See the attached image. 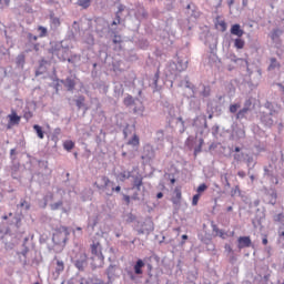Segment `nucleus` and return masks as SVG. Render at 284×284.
I'll list each match as a JSON object with an SVG mask.
<instances>
[{
    "instance_id": "obj_1",
    "label": "nucleus",
    "mask_w": 284,
    "mask_h": 284,
    "mask_svg": "<svg viewBox=\"0 0 284 284\" xmlns=\"http://www.w3.org/2000/svg\"><path fill=\"white\" fill-rule=\"evenodd\" d=\"M192 126L195 130L196 136L194 138V136L190 135L186 139L185 145L190 150H192V148H194V143H196V139H199V134L201 136H203V134H207V132H210V129L207 128V116L205 114H200V115L195 116L192 122Z\"/></svg>"
},
{
    "instance_id": "obj_2",
    "label": "nucleus",
    "mask_w": 284,
    "mask_h": 284,
    "mask_svg": "<svg viewBox=\"0 0 284 284\" xmlns=\"http://www.w3.org/2000/svg\"><path fill=\"white\" fill-rule=\"evenodd\" d=\"M91 250V256L90 258V270L94 271L98 270V267H103V263L105 261V257L103 256V247L101 246V243L93 242L90 246Z\"/></svg>"
},
{
    "instance_id": "obj_3",
    "label": "nucleus",
    "mask_w": 284,
    "mask_h": 284,
    "mask_svg": "<svg viewBox=\"0 0 284 284\" xmlns=\"http://www.w3.org/2000/svg\"><path fill=\"white\" fill-rule=\"evenodd\" d=\"M143 267H145V261L138 258L133 265V270L130 267L124 268V276L130 278L132 283H141V276H143Z\"/></svg>"
},
{
    "instance_id": "obj_4",
    "label": "nucleus",
    "mask_w": 284,
    "mask_h": 284,
    "mask_svg": "<svg viewBox=\"0 0 284 284\" xmlns=\"http://www.w3.org/2000/svg\"><path fill=\"white\" fill-rule=\"evenodd\" d=\"M187 63L189 61L181 57H178L176 62H169L165 68L166 77H178L181 72H185L187 70Z\"/></svg>"
},
{
    "instance_id": "obj_5",
    "label": "nucleus",
    "mask_w": 284,
    "mask_h": 284,
    "mask_svg": "<svg viewBox=\"0 0 284 284\" xmlns=\"http://www.w3.org/2000/svg\"><path fill=\"white\" fill-rule=\"evenodd\" d=\"M131 190H134L133 194L131 195L132 201H141L145 196V186L143 185V175L136 172L133 176V181L131 183Z\"/></svg>"
},
{
    "instance_id": "obj_6",
    "label": "nucleus",
    "mask_w": 284,
    "mask_h": 284,
    "mask_svg": "<svg viewBox=\"0 0 284 284\" xmlns=\"http://www.w3.org/2000/svg\"><path fill=\"white\" fill-rule=\"evenodd\" d=\"M71 263L78 272H87L90 267V257L85 252H78L71 256Z\"/></svg>"
},
{
    "instance_id": "obj_7",
    "label": "nucleus",
    "mask_w": 284,
    "mask_h": 284,
    "mask_svg": "<svg viewBox=\"0 0 284 284\" xmlns=\"http://www.w3.org/2000/svg\"><path fill=\"white\" fill-rule=\"evenodd\" d=\"M50 54L53 57H58L59 61H68V57L70 54V47L64 44L63 41L54 42L49 49Z\"/></svg>"
},
{
    "instance_id": "obj_8",
    "label": "nucleus",
    "mask_w": 284,
    "mask_h": 284,
    "mask_svg": "<svg viewBox=\"0 0 284 284\" xmlns=\"http://www.w3.org/2000/svg\"><path fill=\"white\" fill-rule=\"evenodd\" d=\"M134 230L139 236L143 234L150 236V234L154 232V222H152L150 219L145 220L144 222H138V225H135Z\"/></svg>"
},
{
    "instance_id": "obj_9",
    "label": "nucleus",
    "mask_w": 284,
    "mask_h": 284,
    "mask_svg": "<svg viewBox=\"0 0 284 284\" xmlns=\"http://www.w3.org/2000/svg\"><path fill=\"white\" fill-rule=\"evenodd\" d=\"M101 181L103 184H99L97 182H94V187H97L98 190H108V186H111L112 189V192H121V186L118 185V186H114V182L113 181H110V178L103 175L101 176Z\"/></svg>"
},
{
    "instance_id": "obj_10",
    "label": "nucleus",
    "mask_w": 284,
    "mask_h": 284,
    "mask_svg": "<svg viewBox=\"0 0 284 284\" xmlns=\"http://www.w3.org/2000/svg\"><path fill=\"white\" fill-rule=\"evenodd\" d=\"M278 200V192L274 187L264 189V203L267 205H275Z\"/></svg>"
},
{
    "instance_id": "obj_11",
    "label": "nucleus",
    "mask_w": 284,
    "mask_h": 284,
    "mask_svg": "<svg viewBox=\"0 0 284 284\" xmlns=\"http://www.w3.org/2000/svg\"><path fill=\"white\" fill-rule=\"evenodd\" d=\"M154 156H156L154 146L152 144H145L141 155L142 161H145V163H150V161H153Z\"/></svg>"
},
{
    "instance_id": "obj_12",
    "label": "nucleus",
    "mask_w": 284,
    "mask_h": 284,
    "mask_svg": "<svg viewBox=\"0 0 284 284\" xmlns=\"http://www.w3.org/2000/svg\"><path fill=\"white\" fill-rule=\"evenodd\" d=\"M95 23V32L98 34H103V32H105L106 28H110V23H108V20H105L104 18H97L94 20Z\"/></svg>"
},
{
    "instance_id": "obj_13",
    "label": "nucleus",
    "mask_w": 284,
    "mask_h": 284,
    "mask_svg": "<svg viewBox=\"0 0 284 284\" xmlns=\"http://www.w3.org/2000/svg\"><path fill=\"white\" fill-rule=\"evenodd\" d=\"M260 121L264 128L270 130L274 125V119L267 112H260Z\"/></svg>"
},
{
    "instance_id": "obj_14",
    "label": "nucleus",
    "mask_w": 284,
    "mask_h": 284,
    "mask_svg": "<svg viewBox=\"0 0 284 284\" xmlns=\"http://www.w3.org/2000/svg\"><path fill=\"white\" fill-rule=\"evenodd\" d=\"M160 74L161 72L158 70L154 75L149 78V87L153 89V92H158L159 90V79L161 77Z\"/></svg>"
},
{
    "instance_id": "obj_15",
    "label": "nucleus",
    "mask_w": 284,
    "mask_h": 284,
    "mask_svg": "<svg viewBox=\"0 0 284 284\" xmlns=\"http://www.w3.org/2000/svg\"><path fill=\"white\" fill-rule=\"evenodd\" d=\"M186 14L190 17V19H199V17H201V12L196 10V6L192 3L186 6Z\"/></svg>"
},
{
    "instance_id": "obj_16",
    "label": "nucleus",
    "mask_w": 284,
    "mask_h": 284,
    "mask_svg": "<svg viewBox=\"0 0 284 284\" xmlns=\"http://www.w3.org/2000/svg\"><path fill=\"white\" fill-rule=\"evenodd\" d=\"M61 83L67 88L68 92H73L74 88H77V81H74L72 77H67L64 80L62 79Z\"/></svg>"
},
{
    "instance_id": "obj_17",
    "label": "nucleus",
    "mask_w": 284,
    "mask_h": 284,
    "mask_svg": "<svg viewBox=\"0 0 284 284\" xmlns=\"http://www.w3.org/2000/svg\"><path fill=\"white\" fill-rule=\"evenodd\" d=\"M251 246H252V239H250V236H240L237 239L239 250H244V247H251Z\"/></svg>"
},
{
    "instance_id": "obj_18",
    "label": "nucleus",
    "mask_w": 284,
    "mask_h": 284,
    "mask_svg": "<svg viewBox=\"0 0 284 284\" xmlns=\"http://www.w3.org/2000/svg\"><path fill=\"white\" fill-rule=\"evenodd\" d=\"M9 122H8V130L12 128V125H19L21 123V116H19L14 111H12L11 114L8 115Z\"/></svg>"
},
{
    "instance_id": "obj_19",
    "label": "nucleus",
    "mask_w": 284,
    "mask_h": 284,
    "mask_svg": "<svg viewBox=\"0 0 284 284\" xmlns=\"http://www.w3.org/2000/svg\"><path fill=\"white\" fill-rule=\"evenodd\" d=\"M119 270V265L110 264L105 270V274L108 276V281H112L116 276V271Z\"/></svg>"
},
{
    "instance_id": "obj_20",
    "label": "nucleus",
    "mask_w": 284,
    "mask_h": 284,
    "mask_svg": "<svg viewBox=\"0 0 284 284\" xmlns=\"http://www.w3.org/2000/svg\"><path fill=\"white\" fill-rule=\"evenodd\" d=\"M283 36V30L275 28L270 32V38L273 43H278L281 41V37Z\"/></svg>"
},
{
    "instance_id": "obj_21",
    "label": "nucleus",
    "mask_w": 284,
    "mask_h": 284,
    "mask_svg": "<svg viewBox=\"0 0 284 284\" xmlns=\"http://www.w3.org/2000/svg\"><path fill=\"white\" fill-rule=\"evenodd\" d=\"M230 32L231 34H233V37L237 38H241L245 34V31L241 28V24L239 23L232 24Z\"/></svg>"
},
{
    "instance_id": "obj_22",
    "label": "nucleus",
    "mask_w": 284,
    "mask_h": 284,
    "mask_svg": "<svg viewBox=\"0 0 284 284\" xmlns=\"http://www.w3.org/2000/svg\"><path fill=\"white\" fill-rule=\"evenodd\" d=\"M145 284H161V275L159 273H149Z\"/></svg>"
},
{
    "instance_id": "obj_23",
    "label": "nucleus",
    "mask_w": 284,
    "mask_h": 284,
    "mask_svg": "<svg viewBox=\"0 0 284 284\" xmlns=\"http://www.w3.org/2000/svg\"><path fill=\"white\" fill-rule=\"evenodd\" d=\"M246 165H247V174L250 175L252 173V170H254V168H256V162L254 161V156L246 154L245 159H244Z\"/></svg>"
},
{
    "instance_id": "obj_24",
    "label": "nucleus",
    "mask_w": 284,
    "mask_h": 284,
    "mask_svg": "<svg viewBox=\"0 0 284 284\" xmlns=\"http://www.w3.org/2000/svg\"><path fill=\"white\" fill-rule=\"evenodd\" d=\"M121 23V16H115L114 20L109 24L108 30L112 32V34H116V26Z\"/></svg>"
},
{
    "instance_id": "obj_25",
    "label": "nucleus",
    "mask_w": 284,
    "mask_h": 284,
    "mask_svg": "<svg viewBox=\"0 0 284 284\" xmlns=\"http://www.w3.org/2000/svg\"><path fill=\"white\" fill-rule=\"evenodd\" d=\"M112 68L115 74H121V72H125V68H123V61L121 60H114L112 62Z\"/></svg>"
},
{
    "instance_id": "obj_26",
    "label": "nucleus",
    "mask_w": 284,
    "mask_h": 284,
    "mask_svg": "<svg viewBox=\"0 0 284 284\" xmlns=\"http://www.w3.org/2000/svg\"><path fill=\"white\" fill-rule=\"evenodd\" d=\"M174 196H172L171 202L173 203V205H176L178 207L181 206V199H182V193H181V189L176 187L174 190Z\"/></svg>"
},
{
    "instance_id": "obj_27",
    "label": "nucleus",
    "mask_w": 284,
    "mask_h": 284,
    "mask_svg": "<svg viewBox=\"0 0 284 284\" xmlns=\"http://www.w3.org/2000/svg\"><path fill=\"white\" fill-rule=\"evenodd\" d=\"M277 243L284 250V223L280 224L277 229Z\"/></svg>"
},
{
    "instance_id": "obj_28",
    "label": "nucleus",
    "mask_w": 284,
    "mask_h": 284,
    "mask_svg": "<svg viewBox=\"0 0 284 284\" xmlns=\"http://www.w3.org/2000/svg\"><path fill=\"white\" fill-rule=\"evenodd\" d=\"M97 225H99L98 216L88 219L87 230H89V232H94V229L97 227Z\"/></svg>"
},
{
    "instance_id": "obj_29",
    "label": "nucleus",
    "mask_w": 284,
    "mask_h": 284,
    "mask_svg": "<svg viewBox=\"0 0 284 284\" xmlns=\"http://www.w3.org/2000/svg\"><path fill=\"white\" fill-rule=\"evenodd\" d=\"M0 234L2 235L0 239H3V236H8V234H12L10 231V224H8V222L0 223Z\"/></svg>"
},
{
    "instance_id": "obj_30",
    "label": "nucleus",
    "mask_w": 284,
    "mask_h": 284,
    "mask_svg": "<svg viewBox=\"0 0 284 284\" xmlns=\"http://www.w3.org/2000/svg\"><path fill=\"white\" fill-rule=\"evenodd\" d=\"M49 19L52 28H59V26H61V19L54 14V11H50Z\"/></svg>"
},
{
    "instance_id": "obj_31",
    "label": "nucleus",
    "mask_w": 284,
    "mask_h": 284,
    "mask_svg": "<svg viewBox=\"0 0 284 284\" xmlns=\"http://www.w3.org/2000/svg\"><path fill=\"white\" fill-rule=\"evenodd\" d=\"M200 88H202L200 91V97H202V99H207L212 94V88L210 85L200 84Z\"/></svg>"
},
{
    "instance_id": "obj_32",
    "label": "nucleus",
    "mask_w": 284,
    "mask_h": 284,
    "mask_svg": "<svg viewBox=\"0 0 284 284\" xmlns=\"http://www.w3.org/2000/svg\"><path fill=\"white\" fill-rule=\"evenodd\" d=\"M263 219H265V213L261 212V210L257 209L256 215L252 221L253 225L255 227H258V225H261V222L263 221Z\"/></svg>"
},
{
    "instance_id": "obj_33",
    "label": "nucleus",
    "mask_w": 284,
    "mask_h": 284,
    "mask_svg": "<svg viewBox=\"0 0 284 284\" xmlns=\"http://www.w3.org/2000/svg\"><path fill=\"white\" fill-rule=\"evenodd\" d=\"M87 281H88V278H85L79 274H75L73 277H71L68 281V284H85Z\"/></svg>"
},
{
    "instance_id": "obj_34",
    "label": "nucleus",
    "mask_w": 284,
    "mask_h": 284,
    "mask_svg": "<svg viewBox=\"0 0 284 284\" xmlns=\"http://www.w3.org/2000/svg\"><path fill=\"white\" fill-rule=\"evenodd\" d=\"M281 68V62L276 58H270V65L267 67L268 72H272L274 70H278Z\"/></svg>"
},
{
    "instance_id": "obj_35",
    "label": "nucleus",
    "mask_w": 284,
    "mask_h": 284,
    "mask_svg": "<svg viewBox=\"0 0 284 284\" xmlns=\"http://www.w3.org/2000/svg\"><path fill=\"white\" fill-rule=\"evenodd\" d=\"M16 64H17V68H19L20 70H23V67L26 65V54L23 53L18 54L16 58Z\"/></svg>"
},
{
    "instance_id": "obj_36",
    "label": "nucleus",
    "mask_w": 284,
    "mask_h": 284,
    "mask_svg": "<svg viewBox=\"0 0 284 284\" xmlns=\"http://www.w3.org/2000/svg\"><path fill=\"white\" fill-rule=\"evenodd\" d=\"M17 207H20V210H24V212H29V210L32 207V204H30V202L26 199H21Z\"/></svg>"
},
{
    "instance_id": "obj_37",
    "label": "nucleus",
    "mask_w": 284,
    "mask_h": 284,
    "mask_svg": "<svg viewBox=\"0 0 284 284\" xmlns=\"http://www.w3.org/2000/svg\"><path fill=\"white\" fill-rule=\"evenodd\" d=\"M125 92L123 84L120 82H115L114 84V97L120 98Z\"/></svg>"
},
{
    "instance_id": "obj_38",
    "label": "nucleus",
    "mask_w": 284,
    "mask_h": 284,
    "mask_svg": "<svg viewBox=\"0 0 284 284\" xmlns=\"http://www.w3.org/2000/svg\"><path fill=\"white\" fill-rule=\"evenodd\" d=\"M126 145H132V148H139L141 145V140L136 133L133 134L132 139H130Z\"/></svg>"
},
{
    "instance_id": "obj_39",
    "label": "nucleus",
    "mask_w": 284,
    "mask_h": 284,
    "mask_svg": "<svg viewBox=\"0 0 284 284\" xmlns=\"http://www.w3.org/2000/svg\"><path fill=\"white\" fill-rule=\"evenodd\" d=\"M135 19L138 21H143V19H148V11H145V9L143 8L138 9L135 12Z\"/></svg>"
},
{
    "instance_id": "obj_40",
    "label": "nucleus",
    "mask_w": 284,
    "mask_h": 284,
    "mask_svg": "<svg viewBox=\"0 0 284 284\" xmlns=\"http://www.w3.org/2000/svg\"><path fill=\"white\" fill-rule=\"evenodd\" d=\"M33 130H34L38 139H45V131H43V126H41L39 124H34Z\"/></svg>"
},
{
    "instance_id": "obj_41",
    "label": "nucleus",
    "mask_w": 284,
    "mask_h": 284,
    "mask_svg": "<svg viewBox=\"0 0 284 284\" xmlns=\"http://www.w3.org/2000/svg\"><path fill=\"white\" fill-rule=\"evenodd\" d=\"M203 143H205V140L203 138H199V144L194 148V156H199L201 152H203Z\"/></svg>"
},
{
    "instance_id": "obj_42",
    "label": "nucleus",
    "mask_w": 284,
    "mask_h": 284,
    "mask_svg": "<svg viewBox=\"0 0 284 284\" xmlns=\"http://www.w3.org/2000/svg\"><path fill=\"white\" fill-rule=\"evenodd\" d=\"M135 128L136 126L134 124H132V125L126 124L123 129L124 139H128V136H130V134H132V132H134Z\"/></svg>"
},
{
    "instance_id": "obj_43",
    "label": "nucleus",
    "mask_w": 284,
    "mask_h": 284,
    "mask_svg": "<svg viewBox=\"0 0 284 284\" xmlns=\"http://www.w3.org/2000/svg\"><path fill=\"white\" fill-rule=\"evenodd\" d=\"M120 181H126L128 179H134L135 174L130 171H123L119 174Z\"/></svg>"
},
{
    "instance_id": "obj_44",
    "label": "nucleus",
    "mask_w": 284,
    "mask_h": 284,
    "mask_svg": "<svg viewBox=\"0 0 284 284\" xmlns=\"http://www.w3.org/2000/svg\"><path fill=\"white\" fill-rule=\"evenodd\" d=\"M77 6L82 8V10H88L92 6V0H78Z\"/></svg>"
},
{
    "instance_id": "obj_45",
    "label": "nucleus",
    "mask_w": 284,
    "mask_h": 284,
    "mask_svg": "<svg viewBox=\"0 0 284 284\" xmlns=\"http://www.w3.org/2000/svg\"><path fill=\"white\" fill-rule=\"evenodd\" d=\"M62 79L55 78L53 80V89L55 91V94H59V91L62 90L63 83H61Z\"/></svg>"
},
{
    "instance_id": "obj_46",
    "label": "nucleus",
    "mask_w": 284,
    "mask_h": 284,
    "mask_svg": "<svg viewBox=\"0 0 284 284\" xmlns=\"http://www.w3.org/2000/svg\"><path fill=\"white\" fill-rule=\"evenodd\" d=\"M74 101L78 110H81V108L85 106V95H79Z\"/></svg>"
},
{
    "instance_id": "obj_47",
    "label": "nucleus",
    "mask_w": 284,
    "mask_h": 284,
    "mask_svg": "<svg viewBox=\"0 0 284 284\" xmlns=\"http://www.w3.org/2000/svg\"><path fill=\"white\" fill-rule=\"evenodd\" d=\"M234 48H236V50H243L245 48V40L242 38H236L234 40Z\"/></svg>"
},
{
    "instance_id": "obj_48",
    "label": "nucleus",
    "mask_w": 284,
    "mask_h": 284,
    "mask_svg": "<svg viewBox=\"0 0 284 284\" xmlns=\"http://www.w3.org/2000/svg\"><path fill=\"white\" fill-rule=\"evenodd\" d=\"M247 112H250V111H247V109H243V108H242V109H241L240 111H237V113L235 114V119H236L237 121H243V119H245Z\"/></svg>"
},
{
    "instance_id": "obj_49",
    "label": "nucleus",
    "mask_w": 284,
    "mask_h": 284,
    "mask_svg": "<svg viewBox=\"0 0 284 284\" xmlns=\"http://www.w3.org/2000/svg\"><path fill=\"white\" fill-rule=\"evenodd\" d=\"M45 63H48V60L45 59H42L40 61L39 70L36 71V77H41V74L45 72V69H43V65H45Z\"/></svg>"
},
{
    "instance_id": "obj_50",
    "label": "nucleus",
    "mask_w": 284,
    "mask_h": 284,
    "mask_svg": "<svg viewBox=\"0 0 284 284\" xmlns=\"http://www.w3.org/2000/svg\"><path fill=\"white\" fill-rule=\"evenodd\" d=\"M231 61H233V63H240V65H245L247 68L248 62L247 60L243 59V58H236V55H233L231 58Z\"/></svg>"
},
{
    "instance_id": "obj_51",
    "label": "nucleus",
    "mask_w": 284,
    "mask_h": 284,
    "mask_svg": "<svg viewBox=\"0 0 284 284\" xmlns=\"http://www.w3.org/2000/svg\"><path fill=\"white\" fill-rule=\"evenodd\" d=\"M85 284H105V282H103V280L99 278V277H88L85 281Z\"/></svg>"
},
{
    "instance_id": "obj_52",
    "label": "nucleus",
    "mask_w": 284,
    "mask_h": 284,
    "mask_svg": "<svg viewBox=\"0 0 284 284\" xmlns=\"http://www.w3.org/2000/svg\"><path fill=\"white\" fill-rule=\"evenodd\" d=\"M273 222L274 223H280L281 225H283L284 223V212L277 213L275 215H273Z\"/></svg>"
},
{
    "instance_id": "obj_53",
    "label": "nucleus",
    "mask_w": 284,
    "mask_h": 284,
    "mask_svg": "<svg viewBox=\"0 0 284 284\" xmlns=\"http://www.w3.org/2000/svg\"><path fill=\"white\" fill-rule=\"evenodd\" d=\"M63 149L67 150V152H71L72 150H74V142L72 140L64 141Z\"/></svg>"
},
{
    "instance_id": "obj_54",
    "label": "nucleus",
    "mask_w": 284,
    "mask_h": 284,
    "mask_svg": "<svg viewBox=\"0 0 284 284\" xmlns=\"http://www.w3.org/2000/svg\"><path fill=\"white\" fill-rule=\"evenodd\" d=\"M155 141H158L159 143H162V141H165V132L163 130L156 131Z\"/></svg>"
},
{
    "instance_id": "obj_55",
    "label": "nucleus",
    "mask_w": 284,
    "mask_h": 284,
    "mask_svg": "<svg viewBox=\"0 0 284 284\" xmlns=\"http://www.w3.org/2000/svg\"><path fill=\"white\" fill-rule=\"evenodd\" d=\"M123 103L126 108H130L132 105H134V98L130 94H128V97L124 98Z\"/></svg>"
},
{
    "instance_id": "obj_56",
    "label": "nucleus",
    "mask_w": 284,
    "mask_h": 284,
    "mask_svg": "<svg viewBox=\"0 0 284 284\" xmlns=\"http://www.w3.org/2000/svg\"><path fill=\"white\" fill-rule=\"evenodd\" d=\"M65 61H68V63H78V61H81V55H79V54H73V55H71V57H67V60Z\"/></svg>"
},
{
    "instance_id": "obj_57",
    "label": "nucleus",
    "mask_w": 284,
    "mask_h": 284,
    "mask_svg": "<svg viewBox=\"0 0 284 284\" xmlns=\"http://www.w3.org/2000/svg\"><path fill=\"white\" fill-rule=\"evenodd\" d=\"M245 156H247V154L240 152V153H235L233 154V159L234 161H236L237 163L241 161H245Z\"/></svg>"
},
{
    "instance_id": "obj_58",
    "label": "nucleus",
    "mask_w": 284,
    "mask_h": 284,
    "mask_svg": "<svg viewBox=\"0 0 284 284\" xmlns=\"http://www.w3.org/2000/svg\"><path fill=\"white\" fill-rule=\"evenodd\" d=\"M38 32H40L39 33L40 39H43V37H48V28L43 26L38 27Z\"/></svg>"
},
{
    "instance_id": "obj_59",
    "label": "nucleus",
    "mask_w": 284,
    "mask_h": 284,
    "mask_svg": "<svg viewBox=\"0 0 284 284\" xmlns=\"http://www.w3.org/2000/svg\"><path fill=\"white\" fill-rule=\"evenodd\" d=\"M50 207L53 212H57V210H60L61 207H63V201H58V202H54L52 204H50Z\"/></svg>"
},
{
    "instance_id": "obj_60",
    "label": "nucleus",
    "mask_w": 284,
    "mask_h": 284,
    "mask_svg": "<svg viewBox=\"0 0 284 284\" xmlns=\"http://www.w3.org/2000/svg\"><path fill=\"white\" fill-rule=\"evenodd\" d=\"M63 270H65V264L63 263V261L57 260L55 272H58V274H60V272H63Z\"/></svg>"
},
{
    "instance_id": "obj_61",
    "label": "nucleus",
    "mask_w": 284,
    "mask_h": 284,
    "mask_svg": "<svg viewBox=\"0 0 284 284\" xmlns=\"http://www.w3.org/2000/svg\"><path fill=\"white\" fill-rule=\"evenodd\" d=\"M12 225H16L17 230L21 227V215H14Z\"/></svg>"
},
{
    "instance_id": "obj_62",
    "label": "nucleus",
    "mask_w": 284,
    "mask_h": 284,
    "mask_svg": "<svg viewBox=\"0 0 284 284\" xmlns=\"http://www.w3.org/2000/svg\"><path fill=\"white\" fill-rule=\"evenodd\" d=\"M231 196L232 199H234V196H241V187L239 185H235V187L231 190Z\"/></svg>"
},
{
    "instance_id": "obj_63",
    "label": "nucleus",
    "mask_w": 284,
    "mask_h": 284,
    "mask_svg": "<svg viewBox=\"0 0 284 284\" xmlns=\"http://www.w3.org/2000/svg\"><path fill=\"white\" fill-rule=\"evenodd\" d=\"M235 134L237 139H245V129L237 128L235 130Z\"/></svg>"
},
{
    "instance_id": "obj_64",
    "label": "nucleus",
    "mask_w": 284,
    "mask_h": 284,
    "mask_svg": "<svg viewBox=\"0 0 284 284\" xmlns=\"http://www.w3.org/2000/svg\"><path fill=\"white\" fill-rule=\"evenodd\" d=\"M264 176L272 179V176H274V171L270 170V166H264Z\"/></svg>"
}]
</instances>
